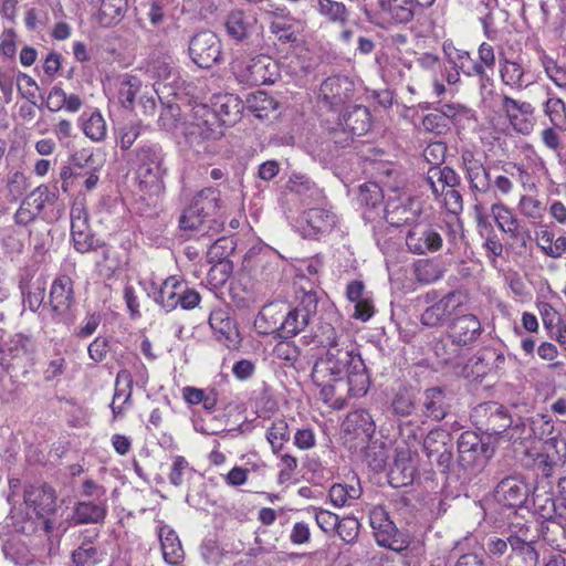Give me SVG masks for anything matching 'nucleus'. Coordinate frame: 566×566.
<instances>
[{
  "label": "nucleus",
  "instance_id": "nucleus-4",
  "mask_svg": "<svg viewBox=\"0 0 566 566\" xmlns=\"http://www.w3.org/2000/svg\"><path fill=\"white\" fill-rule=\"evenodd\" d=\"M467 296L452 291L438 298L436 291L424 295V302L429 304L421 314V324L428 327L443 326L453 314H457L464 305Z\"/></svg>",
  "mask_w": 566,
  "mask_h": 566
},
{
  "label": "nucleus",
  "instance_id": "nucleus-25",
  "mask_svg": "<svg viewBox=\"0 0 566 566\" xmlns=\"http://www.w3.org/2000/svg\"><path fill=\"white\" fill-rule=\"evenodd\" d=\"M499 73L502 83L513 90L522 91L533 83L528 70L517 61L501 59Z\"/></svg>",
  "mask_w": 566,
  "mask_h": 566
},
{
  "label": "nucleus",
  "instance_id": "nucleus-23",
  "mask_svg": "<svg viewBox=\"0 0 566 566\" xmlns=\"http://www.w3.org/2000/svg\"><path fill=\"white\" fill-rule=\"evenodd\" d=\"M481 334V323L476 316L467 314L452 321L449 337L458 346H467L478 339Z\"/></svg>",
  "mask_w": 566,
  "mask_h": 566
},
{
  "label": "nucleus",
  "instance_id": "nucleus-63",
  "mask_svg": "<svg viewBox=\"0 0 566 566\" xmlns=\"http://www.w3.org/2000/svg\"><path fill=\"white\" fill-rule=\"evenodd\" d=\"M18 34L13 29H4L0 34V55L13 59L17 53Z\"/></svg>",
  "mask_w": 566,
  "mask_h": 566
},
{
  "label": "nucleus",
  "instance_id": "nucleus-7",
  "mask_svg": "<svg viewBox=\"0 0 566 566\" xmlns=\"http://www.w3.org/2000/svg\"><path fill=\"white\" fill-rule=\"evenodd\" d=\"M459 464L464 470L482 469L492 454L489 443L472 431L462 432L458 439Z\"/></svg>",
  "mask_w": 566,
  "mask_h": 566
},
{
  "label": "nucleus",
  "instance_id": "nucleus-54",
  "mask_svg": "<svg viewBox=\"0 0 566 566\" xmlns=\"http://www.w3.org/2000/svg\"><path fill=\"white\" fill-rule=\"evenodd\" d=\"M247 102L249 109L258 118H266L276 108L275 101L262 91L252 94Z\"/></svg>",
  "mask_w": 566,
  "mask_h": 566
},
{
  "label": "nucleus",
  "instance_id": "nucleus-45",
  "mask_svg": "<svg viewBox=\"0 0 566 566\" xmlns=\"http://www.w3.org/2000/svg\"><path fill=\"white\" fill-rule=\"evenodd\" d=\"M277 304H268L262 307L254 319V327L259 334L268 335L280 331L281 316Z\"/></svg>",
  "mask_w": 566,
  "mask_h": 566
},
{
  "label": "nucleus",
  "instance_id": "nucleus-31",
  "mask_svg": "<svg viewBox=\"0 0 566 566\" xmlns=\"http://www.w3.org/2000/svg\"><path fill=\"white\" fill-rule=\"evenodd\" d=\"M256 19L243 10H232L226 19V30L229 36L237 41L247 39L254 29Z\"/></svg>",
  "mask_w": 566,
  "mask_h": 566
},
{
  "label": "nucleus",
  "instance_id": "nucleus-44",
  "mask_svg": "<svg viewBox=\"0 0 566 566\" xmlns=\"http://www.w3.org/2000/svg\"><path fill=\"white\" fill-rule=\"evenodd\" d=\"M208 223H212L216 226V230H218L219 224L211 219V216L203 213L199 208H196V206L189 205L180 217V227L185 230H197L202 231L203 234H208L209 230L212 228L208 226V230H205Z\"/></svg>",
  "mask_w": 566,
  "mask_h": 566
},
{
  "label": "nucleus",
  "instance_id": "nucleus-14",
  "mask_svg": "<svg viewBox=\"0 0 566 566\" xmlns=\"http://www.w3.org/2000/svg\"><path fill=\"white\" fill-rule=\"evenodd\" d=\"M370 526L380 546L396 552L403 549L405 541L401 539L400 533L384 509L375 507L370 512Z\"/></svg>",
  "mask_w": 566,
  "mask_h": 566
},
{
  "label": "nucleus",
  "instance_id": "nucleus-53",
  "mask_svg": "<svg viewBox=\"0 0 566 566\" xmlns=\"http://www.w3.org/2000/svg\"><path fill=\"white\" fill-rule=\"evenodd\" d=\"M344 120L345 127L357 136L364 135L370 128L369 112L364 106H355Z\"/></svg>",
  "mask_w": 566,
  "mask_h": 566
},
{
  "label": "nucleus",
  "instance_id": "nucleus-9",
  "mask_svg": "<svg viewBox=\"0 0 566 566\" xmlns=\"http://www.w3.org/2000/svg\"><path fill=\"white\" fill-rule=\"evenodd\" d=\"M462 164L465 178L472 192L474 205H485L483 197L491 191L490 172L483 163L470 150L462 153Z\"/></svg>",
  "mask_w": 566,
  "mask_h": 566
},
{
  "label": "nucleus",
  "instance_id": "nucleus-47",
  "mask_svg": "<svg viewBox=\"0 0 566 566\" xmlns=\"http://www.w3.org/2000/svg\"><path fill=\"white\" fill-rule=\"evenodd\" d=\"M317 12L327 21L345 25L349 19V11L347 7L339 1L335 0H316Z\"/></svg>",
  "mask_w": 566,
  "mask_h": 566
},
{
  "label": "nucleus",
  "instance_id": "nucleus-58",
  "mask_svg": "<svg viewBox=\"0 0 566 566\" xmlns=\"http://www.w3.org/2000/svg\"><path fill=\"white\" fill-rule=\"evenodd\" d=\"M147 127L140 123H129L119 128L118 132V145L122 149L126 150L132 147L135 140L140 137Z\"/></svg>",
  "mask_w": 566,
  "mask_h": 566
},
{
  "label": "nucleus",
  "instance_id": "nucleus-36",
  "mask_svg": "<svg viewBox=\"0 0 566 566\" xmlns=\"http://www.w3.org/2000/svg\"><path fill=\"white\" fill-rule=\"evenodd\" d=\"M378 8L385 19L395 23H408L415 15L412 0H389Z\"/></svg>",
  "mask_w": 566,
  "mask_h": 566
},
{
  "label": "nucleus",
  "instance_id": "nucleus-1",
  "mask_svg": "<svg viewBox=\"0 0 566 566\" xmlns=\"http://www.w3.org/2000/svg\"><path fill=\"white\" fill-rule=\"evenodd\" d=\"M326 348L314 363L312 380L319 388V398L334 409H342L349 398L367 394L370 379L356 344L338 334L334 327H324Z\"/></svg>",
  "mask_w": 566,
  "mask_h": 566
},
{
  "label": "nucleus",
  "instance_id": "nucleus-11",
  "mask_svg": "<svg viewBox=\"0 0 566 566\" xmlns=\"http://www.w3.org/2000/svg\"><path fill=\"white\" fill-rule=\"evenodd\" d=\"M451 436L441 429L431 430L423 440V450L430 463H436L442 472H448L452 461Z\"/></svg>",
  "mask_w": 566,
  "mask_h": 566
},
{
  "label": "nucleus",
  "instance_id": "nucleus-52",
  "mask_svg": "<svg viewBox=\"0 0 566 566\" xmlns=\"http://www.w3.org/2000/svg\"><path fill=\"white\" fill-rule=\"evenodd\" d=\"M443 268L433 260L422 259L413 263V276L421 284H431L443 276Z\"/></svg>",
  "mask_w": 566,
  "mask_h": 566
},
{
  "label": "nucleus",
  "instance_id": "nucleus-8",
  "mask_svg": "<svg viewBox=\"0 0 566 566\" xmlns=\"http://www.w3.org/2000/svg\"><path fill=\"white\" fill-rule=\"evenodd\" d=\"M318 205L319 207L305 210L298 220V229L304 238L314 239L327 234L337 224V216L327 208L326 202Z\"/></svg>",
  "mask_w": 566,
  "mask_h": 566
},
{
  "label": "nucleus",
  "instance_id": "nucleus-61",
  "mask_svg": "<svg viewBox=\"0 0 566 566\" xmlns=\"http://www.w3.org/2000/svg\"><path fill=\"white\" fill-rule=\"evenodd\" d=\"M542 64L546 75L560 88H566V67L560 66L555 60L543 56Z\"/></svg>",
  "mask_w": 566,
  "mask_h": 566
},
{
  "label": "nucleus",
  "instance_id": "nucleus-64",
  "mask_svg": "<svg viewBox=\"0 0 566 566\" xmlns=\"http://www.w3.org/2000/svg\"><path fill=\"white\" fill-rule=\"evenodd\" d=\"M314 513V518L316 521L317 526L325 533H331L336 531L338 525V515L319 507L312 509Z\"/></svg>",
  "mask_w": 566,
  "mask_h": 566
},
{
  "label": "nucleus",
  "instance_id": "nucleus-56",
  "mask_svg": "<svg viewBox=\"0 0 566 566\" xmlns=\"http://www.w3.org/2000/svg\"><path fill=\"white\" fill-rule=\"evenodd\" d=\"M394 412L400 417L411 415L415 409V394L407 387L400 388L394 396L391 401Z\"/></svg>",
  "mask_w": 566,
  "mask_h": 566
},
{
  "label": "nucleus",
  "instance_id": "nucleus-40",
  "mask_svg": "<svg viewBox=\"0 0 566 566\" xmlns=\"http://www.w3.org/2000/svg\"><path fill=\"white\" fill-rule=\"evenodd\" d=\"M427 182L430 185L432 192L439 196L440 191L460 186L461 179L450 167H433L428 171Z\"/></svg>",
  "mask_w": 566,
  "mask_h": 566
},
{
  "label": "nucleus",
  "instance_id": "nucleus-18",
  "mask_svg": "<svg viewBox=\"0 0 566 566\" xmlns=\"http://www.w3.org/2000/svg\"><path fill=\"white\" fill-rule=\"evenodd\" d=\"M473 211L479 233L484 239L482 247L486 252V258L495 265L496 259L502 256L504 252V245L489 221L486 206L473 205Z\"/></svg>",
  "mask_w": 566,
  "mask_h": 566
},
{
  "label": "nucleus",
  "instance_id": "nucleus-39",
  "mask_svg": "<svg viewBox=\"0 0 566 566\" xmlns=\"http://www.w3.org/2000/svg\"><path fill=\"white\" fill-rule=\"evenodd\" d=\"M546 101L543 103V112L548 117L552 126L560 132H566V104L556 96L549 87H546Z\"/></svg>",
  "mask_w": 566,
  "mask_h": 566
},
{
  "label": "nucleus",
  "instance_id": "nucleus-37",
  "mask_svg": "<svg viewBox=\"0 0 566 566\" xmlns=\"http://www.w3.org/2000/svg\"><path fill=\"white\" fill-rule=\"evenodd\" d=\"M290 189L307 205L323 203L325 200L323 191L310 178L303 175H294L290 179Z\"/></svg>",
  "mask_w": 566,
  "mask_h": 566
},
{
  "label": "nucleus",
  "instance_id": "nucleus-32",
  "mask_svg": "<svg viewBox=\"0 0 566 566\" xmlns=\"http://www.w3.org/2000/svg\"><path fill=\"white\" fill-rule=\"evenodd\" d=\"M133 391V377L132 374L122 369L117 373L115 381V392L111 403L114 418L122 415L124 406L130 402Z\"/></svg>",
  "mask_w": 566,
  "mask_h": 566
},
{
  "label": "nucleus",
  "instance_id": "nucleus-55",
  "mask_svg": "<svg viewBox=\"0 0 566 566\" xmlns=\"http://www.w3.org/2000/svg\"><path fill=\"white\" fill-rule=\"evenodd\" d=\"M140 88L142 82L138 77L132 75L123 76L118 85L119 103L125 107L130 106Z\"/></svg>",
  "mask_w": 566,
  "mask_h": 566
},
{
  "label": "nucleus",
  "instance_id": "nucleus-27",
  "mask_svg": "<svg viewBox=\"0 0 566 566\" xmlns=\"http://www.w3.org/2000/svg\"><path fill=\"white\" fill-rule=\"evenodd\" d=\"M342 428L344 432L369 440L375 433V422L370 413L364 409L352 411L345 418Z\"/></svg>",
  "mask_w": 566,
  "mask_h": 566
},
{
  "label": "nucleus",
  "instance_id": "nucleus-38",
  "mask_svg": "<svg viewBox=\"0 0 566 566\" xmlns=\"http://www.w3.org/2000/svg\"><path fill=\"white\" fill-rule=\"evenodd\" d=\"M127 8V0H101V4L96 14L97 21L102 27L105 28L115 25L123 20Z\"/></svg>",
  "mask_w": 566,
  "mask_h": 566
},
{
  "label": "nucleus",
  "instance_id": "nucleus-60",
  "mask_svg": "<svg viewBox=\"0 0 566 566\" xmlns=\"http://www.w3.org/2000/svg\"><path fill=\"white\" fill-rule=\"evenodd\" d=\"M479 81L482 105L489 109H494L497 105L500 106V97L504 95H500L495 92L492 78L488 76V80L479 78Z\"/></svg>",
  "mask_w": 566,
  "mask_h": 566
},
{
  "label": "nucleus",
  "instance_id": "nucleus-62",
  "mask_svg": "<svg viewBox=\"0 0 566 566\" xmlns=\"http://www.w3.org/2000/svg\"><path fill=\"white\" fill-rule=\"evenodd\" d=\"M72 559L76 566H92L97 562L98 553L91 543H83L73 552Z\"/></svg>",
  "mask_w": 566,
  "mask_h": 566
},
{
  "label": "nucleus",
  "instance_id": "nucleus-5",
  "mask_svg": "<svg viewBox=\"0 0 566 566\" xmlns=\"http://www.w3.org/2000/svg\"><path fill=\"white\" fill-rule=\"evenodd\" d=\"M36 344L32 336L14 334L0 346V377L10 367L25 368L34 361Z\"/></svg>",
  "mask_w": 566,
  "mask_h": 566
},
{
  "label": "nucleus",
  "instance_id": "nucleus-16",
  "mask_svg": "<svg viewBox=\"0 0 566 566\" xmlns=\"http://www.w3.org/2000/svg\"><path fill=\"white\" fill-rule=\"evenodd\" d=\"M406 244L415 254H427L439 251L443 239L433 226L417 224L406 235Z\"/></svg>",
  "mask_w": 566,
  "mask_h": 566
},
{
  "label": "nucleus",
  "instance_id": "nucleus-57",
  "mask_svg": "<svg viewBox=\"0 0 566 566\" xmlns=\"http://www.w3.org/2000/svg\"><path fill=\"white\" fill-rule=\"evenodd\" d=\"M55 199V193L50 191L48 186L41 185L35 188L24 200L27 205L30 206V208H32V210L39 214L46 205L53 203Z\"/></svg>",
  "mask_w": 566,
  "mask_h": 566
},
{
  "label": "nucleus",
  "instance_id": "nucleus-34",
  "mask_svg": "<svg viewBox=\"0 0 566 566\" xmlns=\"http://www.w3.org/2000/svg\"><path fill=\"white\" fill-rule=\"evenodd\" d=\"M181 12L178 0H150L147 17L149 22L157 27L176 20Z\"/></svg>",
  "mask_w": 566,
  "mask_h": 566
},
{
  "label": "nucleus",
  "instance_id": "nucleus-49",
  "mask_svg": "<svg viewBox=\"0 0 566 566\" xmlns=\"http://www.w3.org/2000/svg\"><path fill=\"white\" fill-rule=\"evenodd\" d=\"M517 209L533 224H541L546 213V205L538 198L530 195L521 196Z\"/></svg>",
  "mask_w": 566,
  "mask_h": 566
},
{
  "label": "nucleus",
  "instance_id": "nucleus-28",
  "mask_svg": "<svg viewBox=\"0 0 566 566\" xmlns=\"http://www.w3.org/2000/svg\"><path fill=\"white\" fill-rule=\"evenodd\" d=\"M490 211L501 232L511 239H517L521 235L520 221L510 207L502 201H496L491 205Z\"/></svg>",
  "mask_w": 566,
  "mask_h": 566
},
{
  "label": "nucleus",
  "instance_id": "nucleus-59",
  "mask_svg": "<svg viewBox=\"0 0 566 566\" xmlns=\"http://www.w3.org/2000/svg\"><path fill=\"white\" fill-rule=\"evenodd\" d=\"M509 543L511 548L510 558H512L513 555H518L526 563H535L537 560V553L531 543L514 535L509 536Z\"/></svg>",
  "mask_w": 566,
  "mask_h": 566
},
{
  "label": "nucleus",
  "instance_id": "nucleus-2",
  "mask_svg": "<svg viewBox=\"0 0 566 566\" xmlns=\"http://www.w3.org/2000/svg\"><path fill=\"white\" fill-rule=\"evenodd\" d=\"M166 154L156 143H146L134 150V165L143 190L158 196L165 191V178L168 168L165 165Z\"/></svg>",
  "mask_w": 566,
  "mask_h": 566
},
{
  "label": "nucleus",
  "instance_id": "nucleus-20",
  "mask_svg": "<svg viewBox=\"0 0 566 566\" xmlns=\"http://www.w3.org/2000/svg\"><path fill=\"white\" fill-rule=\"evenodd\" d=\"M48 281L43 275H36L32 269H25L21 275L19 287L23 295V304L36 312L43 304Z\"/></svg>",
  "mask_w": 566,
  "mask_h": 566
},
{
  "label": "nucleus",
  "instance_id": "nucleus-30",
  "mask_svg": "<svg viewBox=\"0 0 566 566\" xmlns=\"http://www.w3.org/2000/svg\"><path fill=\"white\" fill-rule=\"evenodd\" d=\"M323 268V261L319 256H312L296 260L294 269L296 272L297 283L301 284L303 293L305 291L314 292V286L318 282V274Z\"/></svg>",
  "mask_w": 566,
  "mask_h": 566
},
{
  "label": "nucleus",
  "instance_id": "nucleus-42",
  "mask_svg": "<svg viewBox=\"0 0 566 566\" xmlns=\"http://www.w3.org/2000/svg\"><path fill=\"white\" fill-rule=\"evenodd\" d=\"M81 127L84 135L91 140L98 143L104 140L107 134V125L103 115L98 111L83 113L80 117Z\"/></svg>",
  "mask_w": 566,
  "mask_h": 566
},
{
  "label": "nucleus",
  "instance_id": "nucleus-3",
  "mask_svg": "<svg viewBox=\"0 0 566 566\" xmlns=\"http://www.w3.org/2000/svg\"><path fill=\"white\" fill-rule=\"evenodd\" d=\"M230 72L238 83L258 86L273 83L279 76L277 63L268 55H251L243 49L232 54Z\"/></svg>",
  "mask_w": 566,
  "mask_h": 566
},
{
  "label": "nucleus",
  "instance_id": "nucleus-12",
  "mask_svg": "<svg viewBox=\"0 0 566 566\" xmlns=\"http://www.w3.org/2000/svg\"><path fill=\"white\" fill-rule=\"evenodd\" d=\"M25 516L28 518L45 517L55 512L56 496L52 488L43 485H30L24 494Z\"/></svg>",
  "mask_w": 566,
  "mask_h": 566
},
{
  "label": "nucleus",
  "instance_id": "nucleus-33",
  "mask_svg": "<svg viewBox=\"0 0 566 566\" xmlns=\"http://www.w3.org/2000/svg\"><path fill=\"white\" fill-rule=\"evenodd\" d=\"M159 539L165 562L169 565L180 564L185 558V552L176 532L163 526L159 530Z\"/></svg>",
  "mask_w": 566,
  "mask_h": 566
},
{
  "label": "nucleus",
  "instance_id": "nucleus-15",
  "mask_svg": "<svg viewBox=\"0 0 566 566\" xmlns=\"http://www.w3.org/2000/svg\"><path fill=\"white\" fill-rule=\"evenodd\" d=\"M500 109L517 133L527 135L532 132L535 108L531 103L521 102L510 96H503L500 97Z\"/></svg>",
  "mask_w": 566,
  "mask_h": 566
},
{
  "label": "nucleus",
  "instance_id": "nucleus-19",
  "mask_svg": "<svg viewBox=\"0 0 566 566\" xmlns=\"http://www.w3.org/2000/svg\"><path fill=\"white\" fill-rule=\"evenodd\" d=\"M353 93L354 83L347 76L336 75L321 84L318 97L329 108H336L349 101Z\"/></svg>",
  "mask_w": 566,
  "mask_h": 566
},
{
  "label": "nucleus",
  "instance_id": "nucleus-17",
  "mask_svg": "<svg viewBox=\"0 0 566 566\" xmlns=\"http://www.w3.org/2000/svg\"><path fill=\"white\" fill-rule=\"evenodd\" d=\"M195 118L187 128L190 143L199 144L201 140H214L222 136L220 123L207 107L196 108Z\"/></svg>",
  "mask_w": 566,
  "mask_h": 566
},
{
  "label": "nucleus",
  "instance_id": "nucleus-22",
  "mask_svg": "<svg viewBox=\"0 0 566 566\" xmlns=\"http://www.w3.org/2000/svg\"><path fill=\"white\" fill-rule=\"evenodd\" d=\"M346 297L354 304V318L367 322L375 314L373 295L361 281L355 280L347 284Z\"/></svg>",
  "mask_w": 566,
  "mask_h": 566
},
{
  "label": "nucleus",
  "instance_id": "nucleus-41",
  "mask_svg": "<svg viewBox=\"0 0 566 566\" xmlns=\"http://www.w3.org/2000/svg\"><path fill=\"white\" fill-rule=\"evenodd\" d=\"M478 56L479 61L473 63L468 71H464V75L488 80V71H493L496 63L493 46L488 42L481 43L478 49Z\"/></svg>",
  "mask_w": 566,
  "mask_h": 566
},
{
  "label": "nucleus",
  "instance_id": "nucleus-46",
  "mask_svg": "<svg viewBox=\"0 0 566 566\" xmlns=\"http://www.w3.org/2000/svg\"><path fill=\"white\" fill-rule=\"evenodd\" d=\"M328 495L334 506H349L354 501L360 497L361 488L358 481L356 484L336 483L331 486Z\"/></svg>",
  "mask_w": 566,
  "mask_h": 566
},
{
  "label": "nucleus",
  "instance_id": "nucleus-26",
  "mask_svg": "<svg viewBox=\"0 0 566 566\" xmlns=\"http://www.w3.org/2000/svg\"><path fill=\"white\" fill-rule=\"evenodd\" d=\"M213 108L210 111L220 124L232 125L241 114L242 103L233 94H221L214 97Z\"/></svg>",
  "mask_w": 566,
  "mask_h": 566
},
{
  "label": "nucleus",
  "instance_id": "nucleus-24",
  "mask_svg": "<svg viewBox=\"0 0 566 566\" xmlns=\"http://www.w3.org/2000/svg\"><path fill=\"white\" fill-rule=\"evenodd\" d=\"M526 496V484L514 476L503 479L495 489L496 501L507 507L522 505Z\"/></svg>",
  "mask_w": 566,
  "mask_h": 566
},
{
  "label": "nucleus",
  "instance_id": "nucleus-13",
  "mask_svg": "<svg viewBox=\"0 0 566 566\" xmlns=\"http://www.w3.org/2000/svg\"><path fill=\"white\" fill-rule=\"evenodd\" d=\"M422 211L420 200L407 195L390 198L385 208V217L394 227H401L416 222Z\"/></svg>",
  "mask_w": 566,
  "mask_h": 566
},
{
  "label": "nucleus",
  "instance_id": "nucleus-10",
  "mask_svg": "<svg viewBox=\"0 0 566 566\" xmlns=\"http://www.w3.org/2000/svg\"><path fill=\"white\" fill-rule=\"evenodd\" d=\"M189 54L199 67L209 69L221 57V42L211 31L199 32L189 43Z\"/></svg>",
  "mask_w": 566,
  "mask_h": 566
},
{
  "label": "nucleus",
  "instance_id": "nucleus-48",
  "mask_svg": "<svg viewBox=\"0 0 566 566\" xmlns=\"http://www.w3.org/2000/svg\"><path fill=\"white\" fill-rule=\"evenodd\" d=\"M415 469L411 464L410 452L406 449L397 450L394 465L390 469V479L400 480L406 485L413 480Z\"/></svg>",
  "mask_w": 566,
  "mask_h": 566
},
{
  "label": "nucleus",
  "instance_id": "nucleus-29",
  "mask_svg": "<svg viewBox=\"0 0 566 566\" xmlns=\"http://www.w3.org/2000/svg\"><path fill=\"white\" fill-rule=\"evenodd\" d=\"M421 406L423 416L433 421H441L444 419L449 408L446 395L439 387L424 390Z\"/></svg>",
  "mask_w": 566,
  "mask_h": 566
},
{
  "label": "nucleus",
  "instance_id": "nucleus-51",
  "mask_svg": "<svg viewBox=\"0 0 566 566\" xmlns=\"http://www.w3.org/2000/svg\"><path fill=\"white\" fill-rule=\"evenodd\" d=\"M190 206L212 217L221 207L220 191L214 187L203 188L193 196Z\"/></svg>",
  "mask_w": 566,
  "mask_h": 566
},
{
  "label": "nucleus",
  "instance_id": "nucleus-43",
  "mask_svg": "<svg viewBox=\"0 0 566 566\" xmlns=\"http://www.w3.org/2000/svg\"><path fill=\"white\" fill-rule=\"evenodd\" d=\"M106 506L94 502H78L73 511L75 524H93L102 522L106 516Z\"/></svg>",
  "mask_w": 566,
  "mask_h": 566
},
{
  "label": "nucleus",
  "instance_id": "nucleus-35",
  "mask_svg": "<svg viewBox=\"0 0 566 566\" xmlns=\"http://www.w3.org/2000/svg\"><path fill=\"white\" fill-rule=\"evenodd\" d=\"M184 285L185 282L177 276L167 277L155 293V301L167 311L175 310L178 306Z\"/></svg>",
  "mask_w": 566,
  "mask_h": 566
},
{
  "label": "nucleus",
  "instance_id": "nucleus-6",
  "mask_svg": "<svg viewBox=\"0 0 566 566\" xmlns=\"http://www.w3.org/2000/svg\"><path fill=\"white\" fill-rule=\"evenodd\" d=\"M317 307V296L315 292L305 291L300 303L290 310L282 322H280V336L282 338H292L303 332L310 324L311 317L315 314Z\"/></svg>",
  "mask_w": 566,
  "mask_h": 566
},
{
  "label": "nucleus",
  "instance_id": "nucleus-50",
  "mask_svg": "<svg viewBox=\"0 0 566 566\" xmlns=\"http://www.w3.org/2000/svg\"><path fill=\"white\" fill-rule=\"evenodd\" d=\"M265 438L271 446L272 452L277 454L290 440L289 423L284 418L274 419L266 428Z\"/></svg>",
  "mask_w": 566,
  "mask_h": 566
},
{
  "label": "nucleus",
  "instance_id": "nucleus-21",
  "mask_svg": "<svg viewBox=\"0 0 566 566\" xmlns=\"http://www.w3.org/2000/svg\"><path fill=\"white\" fill-rule=\"evenodd\" d=\"M74 303L73 282L66 275L57 276L50 290L49 306L59 319L64 318Z\"/></svg>",
  "mask_w": 566,
  "mask_h": 566
}]
</instances>
